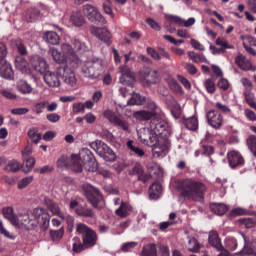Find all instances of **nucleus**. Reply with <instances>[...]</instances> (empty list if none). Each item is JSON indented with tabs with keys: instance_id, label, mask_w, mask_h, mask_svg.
<instances>
[{
	"instance_id": "55",
	"label": "nucleus",
	"mask_w": 256,
	"mask_h": 256,
	"mask_svg": "<svg viewBox=\"0 0 256 256\" xmlns=\"http://www.w3.org/2000/svg\"><path fill=\"white\" fill-rule=\"evenodd\" d=\"M47 105H49V102L47 101H41L36 103L34 105V111L36 115H41V113H43V111H45V109L47 108Z\"/></svg>"
},
{
	"instance_id": "25",
	"label": "nucleus",
	"mask_w": 256,
	"mask_h": 256,
	"mask_svg": "<svg viewBox=\"0 0 256 256\" xmlns=\"http://www.w3.org/2000/svg\"><path fill=\"white\" fill-rule=\"evenodd\" d=\"M0 75L3 79H13L15 72H13V67L9 62L4 61L3 65L0 67Z\"/></svg>"
},
{
	"instance_id": "4",
	"label": "nucleus",
	"mask_w": 256,
	"mask_h": 256,
	"mask_svg": "<svg viewBox=\"0 0 256 256\" xmlns=\"http://www.w3.org/2000/svg\"><path fill=\"white\" fill-rule=\"evenodd\" d=\"M76 233L81 235L82 241L84 242L85 247H88V249L95 247V245H97V241H99L97 232H95L93 228L87 226L85 223H78L76 225Z\"/></svg>"
},
{
	"instance_id": "22",
	"label": "nucleus",
	"mask_w": 256,
	"mask_h": 256,
	"mask_svg": "<svg viewBox=\"0 0 256 256\" xmlns=\"http://www.w3.org/2000/svg\"><path fill=\"white\" fill-rule=\"evenodd\" d=\"M132 211H133V206H131L129 202L121 201V204L119 208L116 209L115 213L117 217H120L121 219H125L126 217H129V215H131Z\"/></svg>"
},
{
	"instance_id": "7",
	"label": "nucleus",
	"mask_w": 256,
	"mask_h": 256,
	"mask_svg": "<svg viewBox=\"0 0 256 256\" xmlns=\"http://www.w3.org/2000/svg\"><path fill=\"white\" fill-rule=\"evenodd\" d=\"M83 11H84V15L87 17L90 23H94L95 25L107 24V19H105V16L101 14V12L99 11V9H97V7L91 4H85Z\"/></svg>"
},
{
	"instance_id": "60",
	"label": "nucleus",
	"mask_w": 256,
	"mask_h": 256,
	"mask_svg": "<svg viewBox=\"0 0 256 256\" xmlns=\"http://www.w3.org/2000/svg\"><path fill=\"white\" fill-rule=\"evenodd\" d=\"M7 57V46L0 42V65L5 63V58Z\"/></svg>"
},
{
	"instance_id": "6",
	"label": "nucleus",
	"mask_w": 256,
	"mask_h": 256,
	"mask_svg": "<svg viewBox=\"0 0 256 256\" xmlns=\"http://www.w3.org/2000/svg\"><path fill=\"white\" fill-rule=\"evenodd\" d=\"M91 149L96 151V153L109 163H113L115 161V152L103 141L96 140L90 144Z\"/></svg>"
},
{
	"instance_id": "30",
	"label": "nucleus",
	"mask_w": 256,
	"mask_h": 256,
	"mask_svg": "<svg viewBox=\"0 0 256 256\" xmlns=\"http://www.w3.org/2000/svg\"><path fill=\"white\" fill-rule=\"evenodd\" d=\"M41 17V12L37 8H30L27 10L26 15H25V21L27 23H35L37 19H40Z\"/></svg>"
},
{
	"instance_id": "26",
	"label": "nucleus",
	"mask_w": 256,
	"mask_h": 256,
	"mask_svg": "<svg viewBox=\"0 0 256 256\" xmlns=\"http://www.w3.org/2000/svg\"><path fill=\"white\" fill-rule=\"evenodd\" d=\"M182 124L189 131H197L199 129V120L195 116H192L190 118H184L182 120Z\"/></svg>"
},
{
	"instance_id": "49",
	"label": "nucleus",
	"mask_w": 256,
	"mask_h": 256,
	"mask_svg": "<svg viewBox=\"0 0 256 256\" xmlns=\"http://www.w3.org/2000/svg\"><path fill=\"white\" fill-rule=\"evenodd\" d=\"M216 45L220 48H222L224 51L227 49H233V45H229V42L227 41V38L225 37H218L216 39Z\"/></svg>"
},
{
	"instance_id": "63",
	"label": "nucleus",
	"mask_w": 256,
	"mask_h": 256,
	"mask_svg": "<svg viewBox=\"0 0 256 256\" xmlns=\"http://www.w3.org/2000/svg\"><path fill=\"white\" fill-rule=\"evenodd\" d=\"M144 171L145 169L143 168V165L137 162L132 168L131 175H141Z\"/></svg>"
},
{
	"instance_id": "15",
	"label": "nucleus",
	"mask_w": 256,
	"mask_h": 256,
	"mask_svg": "<svg viewBox=\"0 0 256 256\" xmlns=\"http://www.w3.org/2000/svg\"><path fill=\"white\" fill-rule=\"evenodd\" d=\"M171 147V141L168 139L161 138L158 144L152 147V153L154 157H162L165 153L169 152V148Z\"/></svg>"
},
{
	"instance_id": "5",
	"label": "nucleus",
	"mask_w": 256,
	"mask_h": 256,
	"mask_svg": "<svg viewBox=\"0 0 256 256\" xmlns=\"http://www.w3.org/2000/svg\"><path fill=\"white\" fill-rule=\"evenodd\" d=\"M103 69V59L96 58L86 62L82 67V72L88 79H99L103 75Z\"/></svg>"
},
{
	"instance_id": "64",
	"label": "nucleus",
	"mask_w": 256,
	"mask_h": 256,
	"mask_svg": "<svg viewBox=\"0 0 256 256\" xmlns=\"http://www.w3.org/2000/svg\"><path fill=\"white\" fill-rule=\"evenodd\" d=\"M0 94L5 97V99H15L17 94L11 92V90L2 89L0 90Z\"/></svg>"
},
{
	"instance_id": "23",
	"label": "nucleus",
	"mask_w": 256,
	"mask_h": 256,
	"mask_svg": "<svg viewBox=\"0 0 256 256\" xmlns=\"http://www.w3.org/2000/svg\"><path fill=\"white\" fill-rule=\"evenodd\" d=\"M59 75L53 73V72H46L44 74V82L48 87H59L61 85V81H59Z\"/></svg>"
},
{
	"instance_id": "9",
	"label": "nucleus",
	"mask_w": 256,
	"mask_h": 256,
	"mask_svg": "<svg viewBox=\"0 0 256 256\" xmlns=\"http://www.w3.org/2000/svg\"><path fill=\"white\" fill-rule=\"evenodd\" d=\"M61 49L64 57L68 60L70 67L77 69L79 67V56H77L73 47L69 44H62Z\"/></svg>"
},
{
	"instance_id": "53",
	"label": "nucleus",
	"mask_w": 256,
	"mask_h": 256,
	"mask_svg": "<svg viewBox=\"0 0 256 256\" xmlns=\"http://www.w3.org/2000/svg\"><path fill=\"white\" fill-rule=\"evenodd\" d=\"M239 222L241 225H244L246 229H253L256 225V220L254 218H241Z\"/></svg>"
},
{
	"instance_id": "56",
	"label": "nucleus",
	"mask_w": 256,
	"mask_h": 256,
	"mask_svg": "<svg viewBox=\"0 0 256 256\" xmlns=\"http://www.w3.org/2000/svg\"><path fill=\"white\" fill-rule=\"evenodd\" d=\"M244 98L247 105L252 107V109H256L255 96L251 92H245Z\"/></svg>"
},
{
	"instance_id": "20",
	"label": "nucleus",
	"mask_w": 256,
	"mask_h": 256,
	"mask_svg": "<svg viewBox=\"0 0 256 256\" xmlns=\"http://www.w3.org/2000/svg\"><path fill=\"white\" fill-rule=\"evenodd\" d=\"M4 219H7L14 227H19V217L15 214L13 207H4L2 209Z\"/></svg>"
},
{
	"instance_id": "16",
	"label": "nucleus",
	"mask_w": 256,
	"mask_h": 256,
	"mask_svg": "<svg viewBox=\"0 0 256 256\" xmlns=\"http://www.w3.org/2000/svg\"><path fill=\"white\" fill-rule=\"evenodd\" d=\"M141 77L147 85H157L159 83V73L149 67H146L141 72Z\"/></svg>"
},
{
	"instance_id": "54",
	"label": "nucleus",
	"mask_w": 256,
	"mask_h": 256,
	"mask_svg": "<svg viewBox=\"0 0 256 256\" xmlns=\"http://www.w3.org/2000/svg\"><path fill=\"white\" fill-rule=\"evenodd\" d=\"M158 137L159 135H156L154 134V132H152V134H150L148 138V142H146L144 145H147V147H155V145H158L161 141V139H159Z\"/></svg>"
},
{
	"instance_id": "47",
	"label": "nucleus",
	"mask_w": 256,
	"mask_h": 256,
	"mask_svg": "<svg viewBox=\"0 0 256 256\" xmlns=\"http://www.w3.org/2000/svg\"><path fill=\"white\" fill-rule=\"evenodd\" d=\"M28 137L31 139L32 143H39L41 141V133H37V128H32L28 130Z\"/></svg>"
},
{
	"instance_id": "31",
	"label": "nucleus",
	"mask_w": 256,
	"mask_h": 256,
	"mask_svg": "<svg viewBox=\"0 0 256 256\" xmlns=\"http://www.w3.org/2000/svg\"><path fill=\"white\" fill-rule=\"evenodd\" d=\"M17 89L19 93H22V95H31L33 93V86L28 84V82L25 80H20L17 83Z\"/></svg>"
},
{
	"instance_id": "27",
	"label": "nucleus",
	"mask_w": 256,
	"mask_h": 256,
	"mask_svg": "<svg viewBox=\"0 0 256 256\" xmlns=\"http://www.w3.org/2000/svg\"><path fill=\"white\" fill-rule=\"evenodd\" d=\"M153 117H155V113L152 111L139 110L133 113V118L137 119V121H149Z\"/></svg>"
},
{
	"instance_id": "28",
	"label": "nucleus",
	"mask_w": 256,
	"mask_h": 256,
	"mask_svg": "<svg viewBox=\"0 0 256 256\" xmlns=\"http://www.w3.org/2000/svg\"><path fill=\"white\" fill-rule=\"evenodd\" d=\"M15 67L21 73H29V62L23 56H17L15 59Z\"/></svg>"
},
{
	"instance_id": "46",
	"label": "nucleus",
	"mask_w": 256,
	"mask_h": 256,
	"mask_svg": "<svg viewBox=\"0 0 256 256\" xmlns=\"http://www.w3.org/2000/svg\"><path fill=\"white\" fill-rule=\"evenodd\" d=\"M73 45H74V49H76L78 53H85L89 51V47H87V44H85V42L81 40H77V39L74 40Z\"/></svg>"
},
{
	"instance_id": "41",
	"label": "nucleus",
	"mask_w": 256,
	"mask_h": 256,
	"mask_svg": "<svg viewBox=\"0 0 256 256\" xmlns=\"http://www.w3.org/2000/svg\"><path fill=\"white\" fill-rule=\"evenodd\" d=\"M127 147L131 151V153H134V155H137V157L145 156V151H143V149L139 148V146L133 145V140H129L127 142Z\"/></svg>"
},
{
	"instance_id": "37",
	"label": "nucleus",
	"mask_w": 256,
	"mask_h": 256,
	"mask_svg": "<svg viewBox=\"0 0 256 256\" xmlns=\"http://www.w3.org/2000/svg\"><path fill=\"white\" fill-rule=\"evenodd\" d=\"M73 244H72V251L74 253H81V251H85V249H89V247L85 246V242L82 241L79 238H74L73 239Z\"/></svg>"
},
{
	"instance_id": "14",
	"label": "nucleus",
	"mask_w": 256,
	"mask_h": 256,
	"mask_svg": "<svg viewBox=\"0 0 256 256\" xmlns=\"http://www.w3.org/2000/svg\"><path fill=\"white\" fill-rule=\"evenodd\" d=\"M206 119L210 126L213 129H221V125H223V116L217 110H210L206 114Z\"/></svg>"
},
{
	"instance_id": "10",
	"label": "nucleus",
	"mask_w": 256,
	"mask_h": 256,
	"mask_svg": "<svg viewBox=\"0 0 256 256\" xmlns=\"http://www.w3.org/2000/svg\"><path fill=\"white\" fill-rule=\"evenodd\" d=\"M104 117L106 119H108V121H110V123H113V125L122 129V131L129 133V123L127 121L121 119V117H119V115H117V113H115L111 110H107V111H104Z\"/></svg>"
},
{
	"instance_id": "19",
	"label": "nucleus",
	"mask_w": 256,
	"mask_h": 256,
	"mask_svg": "<svg viewBox=\"0 0 256 256\" xmlns=\"http://www.w3.org/2000/svg\"><path fill=\"white\" fill-rule=\"evenodd\" d=\"M235 63L238 65L239 69H242V71H256V68L253 66L251 61L247 60V58L241 53L236 56Z\"/></svg>"
},
{
	"instance_id": "44",
	"label": "nucleus",
	"mask_w": 256,
	"mask_h": 256,
	"mask_svg": "<svg viewBox=\"0 0 256 256\" xmlns=\"http://www.w3.org/2000/svg\"><path fill=\"white\" fill-rule=\"evenodd\" d=\"M204 87H205L207 93H209V95H213V93H215V91H217L215 82L211 78H208L204 81Z\"/></svg>"
},
{
	"instance_id": "3",
	"label": "nucleus",
	"mask_w": 256,
	"mask_h": 256,
	"mask_svg": "<svg viewBox=\"0 0 256 256\" xmlns=\"http://www.w3.org/2000/svg\"><path fill=\"white\" fill-rule=\"evenodd\" d=\"M51 55L57 63L56 73L60 79H62L66 85L75 87V85H77V77H75V72H73L71 68L67 67V65H69V60L57 49H52Z\"/></svg>"
},
{
	"instance_id": "45",
	"label": "nucleus",
	"mask_w": 256,
	"mask_h": 256,
	"mask_svg": "<svg viewBox=\"0 0 256 256\" xmlns=\"http://www.w3.org/2000/svg\"><path fill=\"white\" fill-rule=\"evenodd\" d=\"M21 169V165L16 160H10L5 167V171H9L11 173H17Z\"/></svg>"
},
{
	"instance_id": "62",
	"label": "nucleus",
	"mask_w": 256,
	"mask_h": 256,
	"mask_svg": "<svg viewBox=\"0 0 256 256\" xmlns=\"http://www.w3.org/2000/svg\"><path fill=\"white\" fill-rule=\"evenodd\" d=\"M184 69H186L187 73L189 75H197L199 69H197V66H195L192 63H186Z\"/></svg>"
},
{
	"instance_id": "43",
	"label": "nucleus",
	"mask_w": 256,
	"mask_h": 256,
	"mask_svg": "<svg viewBox=\"0 0 256 256\" xmlns=\"http://www.w3.org/2000/svg\"><path fill=\"white\" fill-rule=\"evenodd\" d=\"M0 235H3L6 239L10 241H15L17 236L7 230V228L3 225V222L0 221Z\"/></svg>"
},
{
	"instance_id": "57",
	"label": "nucleus",
	"mask_w": 256,
	"mask_h": 256,
	"mask_svg": "<svg viewBox=\"0 0 256 256\" xmlns=\"http://www.w3.org/2000/svg\"><path fill=\"white\" fill-rule=\"evenodd\" d=\"M47 69H49V65H47L45 60H39L38 64L35 66V70L38 71V73H47Z\"/></svg>"
},
{
	"instance_id": "50",
	"label": "nucleus",
	"mask_w": 256,
	"mask_h": 256,
	"mask_svg": "<svg viewBox=\"0 0 256 256\" xmlns=\"http://www.w3.org/2000/svg\"><path fill=\"white\" fill-rule=\"evenodd\" d=\"M201 155H204L205 157H211L213 153H215V147L211 145L203 144L200 148Z\"/></svg>"
},
{
	"instance_id": "38",
	"label": "nucleus",
	"mask_w": 256,
	"mask_h": 256,
	"mask_svg": "<svg viewBox=\"0 0 256 256\" xmlns=\"http://www.w3.org/2000/svg\"><path fill=\"white\" fill-rule=\"evenodd\" d=\"M63 235H65V228L63 226L58 230H50V237L52 241H61V239H63Z\"/></svg>"
},
{
	"instance_id": "1",
	"label": "nucleus",
	"mask_w": 256,
	"mask_h": 256,
	"mask_svg": "<svg viewBox=\"0 0 256 256\" xmlns=\"http://www.w3.org/2000/svg\"><path fill=\"white\" fill-rule=\"evenodd\" d=\"M19 227H23L27 231H32L35 227H40L42 231H47L49 229V221H51V216L45 208H35L32 215L23 214L18 218Z\"/></svg>"
},
{
	"instance_id": "61",
	"label": "nucleus",
	"mask_w": 256,
	"mask_h": 256,
	"mask_svg": "<svg viewBox=\"0 0 256 256\" xmlns=\"http://www.w3.org/2000/svg\"><path fill=\"white\" fill-rule=\"evenodd\" d=\"M30 183H33L32 176L23 178L18 182V189H25V187H27V185H30Z\"/></svg>"
},
{
	"instance_id": "8",
	"label": "nucleus",
	"mask_w": 256,
	"mask_h": 256,
	"mask_svg": "<svg viewBox=\"0 0 256 256\" xmlns=\"http://www.w3.org/2000/svg\"><path fill=\"white\" fill-rule=\"evenodd\" d=\"M85 197L87 201L94 207V209H101L103 207V194L94 186L88 185L84 188Z\"/></svg>"
},
{
	"instance_id": "29",
	"label": "nucleus",
	"mask_w": 256,
	"mask_h": 256,
	"mask_svg": "<svg viewBox=\"0 0 256 256\" xmlns=\"http://www.w3.org/2000/svg\"><path fill=\"white\" fill-rule=\"evenodd\" d=\"M70 169L75 173H82L83 172V165L81 164V159L79 156L72 154L70 160Z\"/></svg>"
},
{
	"instance_id": "34",
	"label": "nucleus",
	"mask_w": 256,
	"mask_h": 256,
	"mask_svg": "<svg viewBox=\"0 0 256 256\" xmlns=\"http://www.w3.org/2000/svg\"><path fill=\"white\" fill-rule=\"evenodd\" d=\"M210 209L212 213H215V215H218L219 217H222V215H225L227 211H229V208L225 204L221 203H215L210 206Z\"/></svg>"
},
{
	"instance_id": "51",
	"label": "nucleus",
	"mask_w": 256,
	"mask_h": 256,
	"mask_svg": "<svg viewBox=\"0 0 256 256\" xmlns=\"http://www.w3.org/2000/svg\"><path fill=\"white\" fill-rule=\"evenodd\" d=\"M247 145L251 153L256 157V136L251 135L247 139Z\"/></svg>"
},
{
	"instance_id": "13",
	"label": "nucleus",
	"mask_w": 256,
	"mask_h": 256,
	"mask_svg": "<svg viewBox=\"0 0 256 256\" xmlns=\"http://www.w3.org/2000/svg\"><path fill=\"white\" fill-rule=\"evenodd\" d=\"M227 159L231 169H237L238 167H243L245 165V159L239 151H230L227 154Z\"/></svg>"
},
{
	"instance_id": "48",
	"label": "nucleus",
	"mask_w": 256,
	"mask_h": 256,
	"mask_svg": "<svg viewBox=\"0 0 256 256\" xmlns=\"http://www.w3.org/2000/svg\"><path fill=\"white\" fill-rule=\"evenodd\" d=\"M71 160L65 155L58 158L56 165L59 169H65L70 166Z\"/></svg>"
},
{
	"instance_id": "59",
	"label": "nucleus",
	"mask_w": 256,
	"mask_h": 256,
	"mask_svg": "<svg viewBox=\"0 0 256 256\" xmlns=\"http://www.w3.org/2000/svg\"><path fill=\"white\" fill-rule=\"evenodd\" d=\"M72 111L75 115H78V113H85V104L81 102L74 103L72 107Z\"/></svg>"
},
{
	"instance_id": "2",
	"label": "nucleus",
	"mask_w": 256,
	"mask_h": 256,
	"mask_svg": "<svg viewBox=\"0 0 256 256\" xmlns=\"http://www.w3.org/2000/svg\"><path fill=\"white\" fill-rule=\"evenodd\" d=\"M178 191H180V196L184 197V199L201 201V199L205 198L207 186L201 181L186 179L178 184Z\"/></svg>"
},
{
	"instance_id": "52",
	"label": "nucleus",
	"mask_w": 256,
	"mask_h": 256,
	"mask_svg": "<svg viewBox=\"0 0 256 256\" xmlns=\"http://www.w3.org/2000/svg\"><path fill=\"white\" fill-rule=\"evenodd\" d=\"M33 167H35V158L30 157L26 159L25 162L23 163V172L29 173V171H31Z\"/></svg>"
},
{
	"instance_id": "58",
	"label": "nucleus",
	"mask_w": 256,
	"mask_h": 256,
	"mask_svg": "<svg viewBox=\"0 0 256 256\" xmlns=\"http://www.w3.org/2000/svg\"><path fill=\"white\" fill-rule=\"evenodd\" d=\"M146 52L148 55H150V57H152V59H154V61H161V54H159V52H157V50L154 48L147 47Z\"/></svg>"
},
{
	"instance_id": "35",
	"label": "nucleus",
	"mask_w": 256,
	"mask_h": 256,
	"mask_svg": "<svg viewBox=\"0 0 256 256\" xmlns=\"http://www.w3.org/2000/svg\"><path fill=\"white\" fill-rule=\"evenodd\" d=\"M147 98L140 93H133L132 98L129 100V105H145Z\"/></svg>"
},
{
	"instance_id": "21",
	"label": "nucleus",
	"mask_w": 256,
	"mask_h": 256,
	"mask_svg": "<svg viewBox=\"0 0 256 256\" xmlns=\"http://www.w3.org/2000/svg\"><path fill=\"white\" fill-rule=\"evenodd\" d=\"M44 203L52 215H57V217H60V219H65V214L61 212V208L59 207V204L57 202L53 201L50 198H45Z\"/></svg>"
},
{
	"instance_id": "18",
	"label": "nucleus",
	"mask_w": 256,
	"mask_h": 256,
	"mask_svg": "<svg viewBox=\"0 0 256 256\" xmlns=\"http://www.w3.org/2000/svg\"><path fill=\"white\" fill-rule=\"evenodd\" d=\"M120 72L122 73L120 76V83H122V85H128L129 87H133V81H135V74L129 69V67L120 66Z\"/></svg>"
},
{
	"instance_id": "36",
	"label": "nucleus",
	"mask_w": 256,
	"mask_h": 256,
	"mask_svg": "<svg viewBox=\"0 0 256 256\" xmlns=\"http://www.w3.org/2000/svg\"><path fill=\"white\" fill-rule=\"evenodd\" d=\"M152 133L153 132L149 128H141L138 131V137H139L141 143H143V145H145V143H149V137Z\"/></svg>"
},
{
	"instance_id": "12",
	"label": "nucleus",
	"mask_w": 256,
	"mask_h": 256,
	"mask_svg": "<svg viewBox=\"0 0 256 256\" xmlns=\"http://www.w3.org/2000/svg\"><path fill=\"white\" fill-rule=\"evenodd\" d=\"M80 161L83 163V165H87V163H92V168H89L88 171H97V162L95 161V156L93 155V152L89 150V148H83L80 153L79 157Z\"/></svg>"
},
{
	"instance_id": "32",
	"label": "nucleus",
	"mask_w": 256,
	"mask_h": 256,
	"mask_svg": "<svg viewBox=\"0 0 256 256\" xmlns=\"http://www.w3.org/2000/svg\"><path fill=\"white\" fill-rule=\"evenodd\" d=\"M161 191H163V186H161V183L154 182L149 188L150 199H157L160 197Z\"/></svg>"
},
{
	"instance_id": "11",
	"label": "nucleus",
	"mask_w": 256,
	"mask_h": 256,
	"mask_svg": "<svg viewBox=\"0 0 256 256\" xmlns=\"http://www.w3.org/2000/svg\"><path fill=\"white\" fill-rule=\"evenodd\" d=\"M90 31H91V34L94 35V37H97V39H99L100 41H103V43H105L108 47L109 45H111L112 36L109 29H107L106 27L92 26Z\"/></svg>"
},
{
	"instance_id": "40",
	"label": "nucleus",
	"mask_w": 256,
	"mask_h": 256,
	"mask_svg": "<svg viewBox=\"0 0 256 256\" xmlns=\"http://www.w3.org/2000/svg\"><path fill=\"white\" fill-rule=\"evenodd\" d=\"M45 38L50 45H59V34L53 31L46 32Z\"/></svg>"
},
{
	"instance_id": "17",
	"label": "nucleus",
	"mask_w": 256,
	"mask_h": 256,
	"mask_svg": "<svg viewBox=\"0 0 256 256\" xmlns=\"http://www.w3.org/2000/svg\"><path fill=\"white\" fill-rule=\"evenodd\" d=\"M150 130L154 135H161L167 131V122L161 118L154 117L150 121Z\"/></svg>"
},
{
	"instance_id": "33",
	"label": "nucleus",
	"mask_w": 256,
	"mask_h": 256,
	"mask_svg": "<svg viewBox=\"0 0 256 256\" xmlns=\"http://www.w3.org/2000/svg\"><path fill=\"white\" fill-rule=\"evenodd\" d=\"M70 21L75 27H83L85 25V16L81 12H74L70 17Z\"/></svg>"
},
{
	"instance_id": "42",
	"label": "nucleus",
	"mask_w": 256,
	"mask_h": 256,
	"mask_svg": "<svg viewBox=\"0 0 256 256\" xmlns=\"http://www.w3.org/2000/svg\"><path fill=\"white\" fill-rule=\"evenodd\" d=\"M188 251L190 253H199V251H201V244H199V241H197V239L192 238L189 240Z\"/></svg>"
},
{
	"instance_id": "24",
	"label": "nucleus",
	"mask_w": 256,
	"mask_h": 256,
	"mask_svg": "<svg viewBox=\"0 0 256 256\" xmlns=\"http://www.w3.org/2000/svg\"><path fill=\"white\" fill-rule=\"evenodd\" d=\"M76 215L79 217H84L85 219H93L95 218V211L92 208H89L87 206H78L75 209Z\"/></svg>"
},
{
	"instance_id": "39",
	"label": "nucleus",
	"mask_w": 256,
	"mask_h": 256,
	"mask_svg": "<svg viewBox=\"0 0 256 256\" xmlns=\"http://www.w3.org/2000/svg\"><path fill=\"white\" fill-rule=\"evenodd\" d=\"M143 256H158L157 255V245L155 244H148L143 247L142 250Z\"/></svg>"
}]
</instances>
